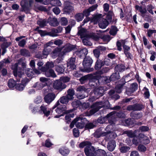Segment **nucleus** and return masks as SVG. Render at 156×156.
I'll list each match as a JSON object with an SVG mask.
<instances>
[{
    "mask_svg": "<svg viewBox=\"0 0 156 156\" xmlns=\"http://www.w3.org/2000/svg\"><path fill=\"white\" fill-rule=\"evenodd\" d=\"M53 43L56 45L59 46L62 43V41L60 40H57L55 41L52 40L46 44L45 45V47H47L48 46H51L53 45Z\"/></svg>",
    "mask_w": 156,
    "mask_h": 156,
    "instance_id": "6ab92c4d",
    "label": "nucleus"
},
{
    "mask_svg": "<svg viewBox=\"0 0 156 156\" xmlns=\"http://www.w3.org/2000/svg\"><path fill=\"white\" fill-rule=\"evenodd\" d=\"M51 3L53 6H60L61 5V3L59 0H52Z\"/></svg>",
    "mask_w": 156,
    "mask_h": 156,
    "instance_id": "ea45409f",
    "label": "nucleus"
},
{
    "mask_svg": "<svg viewBox=\"0 0 156 156\" xmlns=\"http://www.w3.org/2000/svg\"><path fill=\"white\" fill-rule=\"evenodd\" d=\"M116 146L115 142V141L112 140L110 141L108 144L107 148L110 151H112L115 149Z\"/></svg>",
    "mask_w": 156,
    "mask_h": 156,
    "instance_id": "4be33fe9",
    "label": "nucleus"
},
{
    "mask_svg": "<svg viewBox=\"0 0 156 156\" xmlns=\"http://www.w3.org/2000/svg\"><path fill=\"white\" fill-rule=\"evenodd\" d=\"M15 65L16 67L14 68L12 66V69H14L15 70H16L17 74L19 77H21L24 73L26 67L25 63L19 62L17 64H16Z\"/></svg>",
    "mask_w": 156,
    "mask_h": 156,
    "instance_id": "423d86ee",
    "label": "nucleus"
},
{
    "mask_svg": "<svg viewBox=\"0 0 156 156\" xmlns=\"http://www.w3.org/2000/svg\"><path fill=\"white\" fill-rule=\"evenodd\" d=\"M49 53V51L48 50V49L45 48L43 51V57H39L36 55V57L38 58H41L42 59L44 58H46L47 56Z\"/></svg>",
    "mask_w": 156,
    "mask_h": 156,
    "instance_id": "c9c22d12",
    "label": "nucleus"
},
{
    "mask_svg": "<svg viewBox=\"0 0 156 156\" xmlns=\"http://www.w3.org/2000/svg\"><path fill=\"white\" fill-rule=\"evenodd\" d=\"M37 23L40 27H42L46 25V22L44 20H40L37 22Z\"/></svg>",
    "mask_w": 156,
    "mask_h": 156,
    "instance_id": "37998d69",
    "label": "nucleus"
},
{
    "mask_svg": "<svg viewBox=\"0 0 156 156\" xmlns=\"http://www.w3.org/2000/svg\"><path fill=\"white\" fill-rule=\"evenodd\" d=\"M73 10V7L72 3L69 1L66 2H65L64 11L68 13L72 11Z\"/></svg>",
    "mask_w": 156,
    "mask_h": 156,
    "instance_id": "9d476101",
    "label": "nucleus"
},
{
    "mask_svg": "<svg viewBox=\"0 0 156 156\" xmlns=\"http://www.w3.org/2000/svg\"><path fill=\"white\" fill-rule=\"evenodd\" d=\"M140 137L139 136L138 137H134L133 140V142L134 144H135L136 145H137L140 143H141L140 142Z\"/></svg>",
    "mask_w": 156,
    "mask_h": 156,
    "instance_id": "3c124183",
    "label": "nucleus"
},
{
    "mask_svg": "<svg viewBox=\"0 0 156 156\" xmlns=\"http://www.w3.org/2000/svg\"><path fill=\"white\" fill-rule=\"evenodd\" d=\"M26 41L24 39H23L20 41L19 43V45L21 47H23L25 44Z\"/></svg>",
    "mask_w": 156,
    "mask_h": 156,
    "instance_id": "338daca9",
    "label": "nucleus"
},
{
    "mask_svg": "<svg viewBox=\"0 0 156 156\" xmlns=\"http://www.w3.org/2000/svg\"><path fill=\"white\" fill-rule=\"evenodd\" d=\"M80 147L83 148L85 147V152L87 156H106V153L105 151L99 149L95 151L94 148L91 145V143L89 141H84L80 144Z\"/></svg>",
    "mask_w": 156,
    "mask_h": 156,
    "instance_id": "f257e3e1",
    "label": "nucleus"
},
{
    "mask_svg": "<svg viewBox=\"0 0 156 156\" xmlns=\"http://www.w3.org/2000/svg\"><path fill=\"white\" fill-rule=\"evenodd\" d=\"M70 78L68 77L64 76L61 77L60 81H62L63 82L66 83L69 82V81Z\"/></svg>",
    "mask_w": 156,
    "mask_h": 156,
    "instance_id": "5fc2aeb1",
    "label": "nucleus"
},
{
    "mask_svg": "<svg viewBox=\"0 0 156 156\" xmlns=\"http://www.w3.org/2000/svg\"><path fill=\"white\" fill-rule=\"evenodd\" d=\"M73 133L75 137H78L79 135V132L77 129L74 128L73 130Z\"/></svg>",
    "mask_w": 156,
    "mask_h": 156,
    "instance_id": "4d7b16f0",
    "label": "nucleus"
},
{
    "mask_svg": "<svg viewBox=\"0 0 156 156\" xmlns=\"http://www.w3.org/2000/svg\"><path fill=\"white\" fill-rule=\"evenodd\" d=\"M137 131L136 130L133 133L131 131H126V132L129 137H135Z\"/></svg>",
    "mask_w": 156,
    "mask_h": 156,
    "instance_id": "79ce46f5",
    "label": "nucleus"
},
{
    "mask_svg": "<svg viewBox=\"0 0 156 156\" xmlns=\"http://www.w3.org/2000/svg\"><path fill=\"white\" fill-rule=\"evenodd\" d=\"M61 22L62 25L65 26L67 24L68 21L66 18L63 17L61 19Z\"/></svg>",
    "mask_w": 156,
    "mask_h": 156,
    "instance_id": "6e6d98bb",
    "label": "nucleus"
},
{
    "mask_svg": "<svg viewBox=\"0 0 156 156\" xmlns=\"http://www.w3.org/2000/svg\"><path fill=\"white\" fill-rule=\"evenodd\" d=\"M75 58H71L69 62L67 63V69L69 71H71L75 69L76 66L75 64Z\"/></svg>",
    "mask_w": 156,
    "mask_h": 156,
    "instance_id": "ddd939ff",
    "label": "nucleus"
},
{
    "mask_svg": "<svg viewBox=\"0 0 156 156\" xmlns=\"http://www.w3.org/2000/svg\"><path fill=\"white\" fill-rule=\"evenodd\" d=\"M55 97V94L54 93H49L44 98L45 101L47 103L52 102Z\"/></svg>",
    "mask_w": 156,
    "mask_h": 156,
    "instance_id": "2eb2a0df",
    "label": "nucleus"
},
{
    "mask_svg": "<svg viewBox=\"0 0 156 156\" xmlns=\"http://www.w3.org/2000/svg\"><path fill=\"white\" fill-rule=\"evenodd\" d=\"M104 92V90L102 87L98 88H96L94 91V94L95 95V98L94 100L102 96Z\"/></svg>",
    "mask_w": 156,
    "mask_h": 156,
    "instance_id": "9b49d317",
    "label": "nucleus"
},
{
    "mask_svg": "<svg viewBox=\"0 0 156 156\" xmlns=\"http://www.w3.org/2000/svg\"><path fill=\"white\" fill-rule=\"evenodd\" d=\"M130 149L129 147L127 146H122L120 148V150L121 152L125 153L129 151Z\"/></svg>",
    "mask_w": 156,
    "mask_h": 156,
    "instance_id": "a19ab883",
    "label": "nucleus"
},
{
    "mask_svg": "<svg viewBox=\"0 0 156 156\" xmlns=\"http://www.w3.org/2000/svg\"><path fill=\"white\" fill-rule=\"evenodd\" d=\"M9 61L8 59H5L0 62V70L4 66H5L7 64L9 63Z\"/></svg>",
    "mask_w": 156,
    "mask_h": 156,
    "instance_id": "7c9ffc66",
    "label": "nucleus"
},
{
    "mask_svg": "<svg viewBox=\"0 0 156 156\" xmlns=\"http://www.w3.org/2000/svg\"><path fill=\"white\" fill-rule=\"evenodd\" d=\"M25 72L28 77H32L34 75V73L32 69L27 68L25 70Z\"/></svg>",
    "mask_w": 156,
    "mask_h": 156,
    "instance_id": "4c0bfd02",
    "label": "nucleus"
},
{
    "mask_svg": "<svg viewBox=\"0 0 156 156\" xmlns=\"http://www.w3.org/2000/svg\"><path fill=\"white\" fill-rule=\"evenodd\" d=\"M52 145L49 140H47L45 142V145L47 147H49Z\"/></svg>",
    "mask_w": 156,
    "mask_h": 156,
    "instance_id": "774afa93",
    "label": "nucleus"
},
{
    "mask_svg": "<svg viewBox=\"0 0 156 156\" xmlns=\"http://www.w3.org/2000/svg\"><path fill=\"white\" fill-rule=\"evenodd\" d=\"M84 18V15L82 13H78L75 16V18L76 20L78 21H81Z\"/></svg>",
    "mask_w": 156,
    "mask_h": 156,
    "instance_id": "c756f323",
    "label": "nucleus"
},
{
    "mask_svg": "<svg viewBox=\"0 0 156 156\" xmlns=\"http://www.w3.org/2000/svg\"><path fill=\"white\" fill-rule=\"evenodd\" d=\"M80 104V101L78 100H76L74 101L72 103V105L74 107H77Z\"/></svg>",
    "mask_w": 156,
    "mask_h": 156,
    "instance_id": "bf43d9fd",
    "label": "nucleus"
},
{
    "mask_svg": "<svg viewBox=\"0 0 156 156\" xmlns=\"http://www.w3.org/2000/svg\"><path fill=\"white\" fill-rule=\"evenodd\" d=\"M96 79L95 82H99L100 81H104L106 82H108L109 80L106 78V77L104 76L100 77L96 75H92L91 74H88L85 75L80 79V81L83 83V81L86 80H92V81L94 82V80Z\"/></svg>",
    "mask_w": 156,
    "mask_h": 156,
    "instance_id": "f03ea898",
    "label": "nucleus"
},
{
    "mask_svg": "<svg viewBox=\"0 0 156 156\" xmlns=\"http://www.w3.org/2000/svg\"><path fill=\"white\" fill-rule=\"evenodd\" d=\"M140 142L144 144H147L150 143V140L147 136L144 135L140 134L139 135Z\"/></svg>",
    "mask_w": 156,
    "mask_h": 156,
    "instance_id": "a211bd4d",
    "label": "nucleus"
},
{
    "mask_svg": "<svg viewBox=\"0 0 156 156\" xmlns=\"http://www.w3.org/2000/svg\"><path fill=\"white\" fill-rule=\"evenodd\" d=\"M104 64L105 63L103 61L100 59H98L96 62L95 68L96 69L98 70L104 66Z\"/></svg>",
    "mask_w": 156,
    "mask_h": 156,
    "instance_id": "5701e85b",
    "label": "nucleus"
},
{
    "mask_svg": "<svg viewBox=\"0 0 156 156\" xmlns=\"http://www.w3.org/2000/svg\"><path fill=\"white\" fill-rule=\"evenodd\" d=\"M59 152L62 156H66L69 153L68 149L65 147H62L59 149Z\"/></svg>",
    "mask_w": 156,
    "mask_h": 156,
    "instance_id": "412c9836",
    "label": "nucleus"
},
{
    "mask_svg": "<svg viewBox=\"0 0 156 156\" xmlns=\"http://www.w3.org/2000/svg\"><path fill=\"white\" fill-rule=\"evenodd\" d=\"M113 15V13L112 12H109L108 13L106 16L107 20L109 22L111 21L112 19V16Z\"/></svg>",
    "mask_w": 156,
    "mask_h": 156,
    "instance_id": "603ef678",
    "label": "nucleus"
},
{
    "mask_svg": "<svg viewBox=\"0 0 156 156\" xmlns=\"http://www.w3.org/2000/svg\"><path fill=\"white\" fill-rule=\"evenodd\" d=\"M54 65L53 63L52 62H48L46 64L45 67H42L45 69H51V68L53 67Z\"/></svg>",
    "mask_w": 156,
    "mask_h": 156,
    "instance_id": "473e14b6",
    "label": "nucleus"
},
{
    "mask_svg": "<svg viewBox=\"0 0 156 156\" xmlns=\"http://www.w3.org/2000/svg\"><path fill=\"white\" fill-rule=\"evenodd\" d=\"M74 48V46L71 44H67L65 45L64 47V49L63 50V52L64 53L70 51L73 49Z\"/></svg>",
    "mask_w": 156,
    "mask_h": 156,
    "instance_id": "b1692460",
    "label": "nucleus"
},
{
    "mask_svg": "<svg viewBox=\"0 0 156 156\" xmlns=\"http://www.w3.org/2000/svg\"><path fill=\"white\" fill-rule=\"evenodd\" d=\"M98 7V5L97 4L94 5L90 7L87 9H86L83 11V15L87 16L90 15V12L95 10Z\"/></svg>",
    "mask_w": 156,
    "mask_h": 156,
    "instance_id": "f3484780",
    "label": "nucleus"
},
{
    "mask_svg": "<svg viewBox=\"0 0 156 156\" xmlns=\"http://www.w3.org/2000/svg\"><path fill=\"white\" fill-rule=\"evenodd\" d=\"M120 76L118 73H113L111 76V79L112 80H115L119 78Z\"/></svg>",
    "mask_w": 156,
    "mask_h": 156,
    "instance_id": "f704fd0d",
    "label": "nucleus"
},
{
    "mask_svg": "<svg viewBox=\"0 0 156 156\" xmlns=\"http://www.w3.org/2000/svg\"><path fill=\"white\" fill-rule=\"evenodd\" d=\"M106 135V133H102V132L98 130L96 131L94 133V135L95 137H99L101 136H104Z\"/></svg>",
    "mask_w": 156,
    "mask_h": 156,
    "instance_id": "a18cd8bd",
    "label": "nucleus"
},
{
    "mask_svg": "<svg viewBox=\"0 0 156 156\" xmlns=\"http://www.w3.org/2000/svg\"><path fill=\"white\" fill-rule=\"evenodd\" d=\"M61 51V49L60 48H55L51 53L52 57L54 58H55L58 55Z\"/></svg>",
    "mask_w": 156,
    "mask_h": 156,
    "instance_id": "c85d7f7f",
    "label": "nucleus"
},
{
    "mask_svg": "<svg viewBox=\"0 0 156 156\" xmlns=\"http://www.w3.org/2000/svg\"><path fill=\"white\" fill-rule=\"evenodd\" d=\"M138 150L140 151L144 152L146 150V147L143 145H140L138 147Z\"/></svg>",
    "mask_w": 156,
    "mask_h": 156,
    "instance_id": "052dcab7",
    "label": "nucleus"
},
{
    "mask_svg": "<svg viewBox=\"0 0 156 156\" xmlns=\"http://www.w3.org/2000/svg\"><path fill=\"white\" fill-rule=\"evenodd\" d=\"M74 116V114L73 113H70L67 114L65 116V119L68 121H70V118H73Z\"/></svg>",
    "mask_w": 156,
    "mask_h": 156,
    "instance_id": "864d4df0",
    "label": "nucleus"
},
{
    "mask_svg": "<svg viewBox=\"0 0 156 156\" xmlns=\"http://www.w3.org/2000/svg\"><path fill=\"white\" fill-rule=\"evenodd\" d=\"M131 116H132L134 119H139L142 117V115L140 113H131Z\"/></svg>",
    "mask_w": 156,
    "mask_h": 156,
    "instance_id": "c03bdc74",
    "label": "nucleus"
},
{
    "mask_svg": "<svg viewBox=\"0 0 156 156\" xmlns=\"http://www.w3.org/2000/svg\"><path fill=\"white\" fill-rule=\"evenodd\" d=\"M64 67L62 65H59L55 67L56 71L59 73H62L64 71Z\"/></svg>",
    "mask_w": 156,
    "mask_h": 156,
    "instance_id": "a878e982",
    "label": "nucleus"
},
{
    "mask_svg": "<svg viewBox=\"0 0 156 156\" xmlns=\"http://www.w3.org/2000/svg\"><path fill=\"white\" fill-rule=\"evenodd\" d=\"M78 34L81 38H83L82 41L84 45L89 46L92 45V43L90 41V37H92V36L89 35L86 30L83 28L80 29L79 30Z\"/></svg>",
    "mask_w": 156,
    "mask_h": 156,
    "instance_id": "7ed1b4c3",
    "label": "nucleus"
},
{
    "mask_svg": "<svg viewBox=\"0 0 156 156\" xmlns=\"http://www.w3.org/2000/svg\"><path fill=\"white\" fill-rule=\"evenodd\" d=\"M66 109V106L64 105L61 106L60 108H58L55 111L58 114H60L63 111H65Z\"/></svg>",
    "mask_w": 156,
    "mask_h": 156,
    "instance_id": "cd10ccee",
    "label": "nucleus"
},
{
    "mask_svg": "<svg viewBox=\"0 0 156 156\" xmlns=\"http://www.w3.org/2000/svg\"><path fill=\"white\" fill-rule=\"evenodd\" d=\"M40 82L43 84L44 85L46 86L49 81V79L44 77H41L40 78Z\"/></svg>",
    "mask_w": 156,
    "mask_h": 156,
    "instance_id": "58836bf2",
    "label": "nucleus"
},
{
    "mask_svg": "<svg viewBox=\"0 0 156 156\" xmlns=\"http://www.w3.org/2000/svg\"><path fill=\"white\" fill-rule=\"evenodd\" d=\"M76 126L79 128L82 129L85 126L87 122V120L85 118L78 117L76 118Z\"/></svg>",
    "mask_w": 156,
    "mask_h": 156,
    "instance_id": "6e6552de",
    "label": "nucleus"
},
{
    "mask_svg": "<svg viewBox=\"0 0 156 156\" xmlns=\"http://www.w3.org/2000/svg\"><path fill=\"white\" fill-rule=\"evenodd\" d=\"M144 90H145L144 93L145 97L146 98H148L150 96V94L148 90L145 87L144 88Z\"/></svg>",
    "mask_w": 156,
    "mask_h": 156,
    "instance_id": "0e129e2a",
    "label": "nucleus"
},
{
    "mask_svg": "<svg viewBox=\"0 0 156 156\" xmlns=\"http://www.w3.org/2000/svg\"><path fill=\"white\" fill-rule=\"evenodd\" d=\"M33 2L32 0H29V4H28L26 0H24L22 1L21 2V5L22 8V10L24 11L26 13L28 12V10L29 7L31 6Z\"/></svg>",
    "mask_w": 156,
    "mask_h": 156,
    "instance_id": "1a4fd4ad",
    "label": "nucleus"
},
{
    "mask_svg": "<svg viewBox=\"0 0 156 156\" xmlns=\"http://www.w3.org/2000/svg\"><path fill=\"white\" fill-rule=\"evenodd\" d=\"M125 41H122L121 42H119V41H118L117 42V46L118 47V50L120 51L122 50V48H121V46L122 45H123L124 44Z\"/></svg>",
    "mask_w": 156,
    "mask_h": 156,
    "instance_id": "8fccbe9b",
    "label": "nucleus"
},
{
    "mask_svg": "<svg viewBox=\"0 0 156 156\" xmlns=\"http://www.w3.org/2000/svg\"><path fill=\"white\" fill-rule=\"evenodd\" d=\"M94 23L96 24L98 22L99 27L102 29L105 28L108 24V22L106 19L102 17L101 14L97 16L94 18Z\"/></svg>",
    "mask_w": 156,
    "mask_h": 156,
    "instance_id": "20e7f679",
    "label": "nucleus"
},
{
    "mask_svg": "<svg viewBox=\"0 0 156 156\" xmlns=\"http://www.w3.org/2000/svg\"><path fill=\"white\" fill-rule=\"evenodd\" d=\"M105 49L106 48L105 47L99 46L98 47L97 49H95L93 51L94 56L96 58H98L99 57L100 55V51L105 50Z\"/></svg>",
    "mask_w": 156,
    "mask_h": 156,
    "instance_id": "aec40b11",
    "label": "nucleus"
},
{
    "mask_svg": "<svg viewBox=\"0 0 156 156\" xmlns=\"http://www.w3.org/2000/svg\"><path fill=\"white\" fill-rule=\"evenodd\" d=\"M53 87L57 90H62L66 87V86L63 84L60 80H57L55 81L53 84Z\"/></svg>",
    "mask_w": 156,
    "mask_h": 156,
    "instance_id": "f8f14e48",
    "label": "nucleus"
},
{
    "mask_svg": "<svg viewBox=\"0 0 156 156\" xmlns=\"http://www.w3.org/2000/svg\"><path fill=\"white\" fill-rule=\"evenodd\" d=\"M136 9L140 12L142 14H143L146 12V9H143L141 7L137 5L136 6Z\"/></svg>",
    "mask_w": 156,
    "mask_h": 156,
    "instance_id": "49530a36",
    "label": "nucleus"
},
{
    "mask_svg": "<svg viewBox=\"0 0 156 156\" xmlns=\"http://www.w3.org/2000/svg\"><path fill=\"white\" fill-rule=\"evenodd\" d=\"M154 33H156V30H149L147 31V35L149 37H151L152 35Z\"/></svg>",
    "mask_w": 156,
    "mask_h": 156,
    "instance_id": "13d9d810",
    "label": "nucleus"
},
{
    "mask_svg": "<svg viewBox=\"0 0 156 156\" xmlns=\"http://www.w3.org/2000/svg\"><path fill=\"white\" fill-rule=\"evenodd\" d=\"M48 22L49 23L50 25L53 26H57L58 24L57 19L55 18L52 19L50 21H49V20Z\"/></svg>",
    "mask_w": 156,
    "mask_h": 156,
    "instance_id": "bb28decb",
    "label": "nucleus"
},
{
    "mask_svg": "<svg viewBox=\"0 0 156 156\" xmlns=\"http://www.w3.org/2000/svg\"><path fill=\"white\" fill-rule=\"evenodd\" d=\"M58 32L57 30L52 29L51 32L48 33V35L52 37H55L57 36L56 34Z\"/></svg>",
    "mask_w": 156,
    "mask_h": 156,
    "instance_id": "09e8293b",
    "label": "nucleus"
},
{
    "mask_svg": "<svg viewBox=\"0 0 156 156\" xmlns=\"http://www.w3.org/2000/svg\"><path fill=\"white\" fill-rule=\"evenodd\" d=\"M53 11L56 15H58L60 13V10L58 7H56L53 9Z\"/></svg>",
    "mask_w": 156,
    "mask_h": 156,
    "instance_id": "e2e57ef3",
    "label": "nucleus"
},
{
    "mask_svg": "<svg viewBox=\"0 0 156 156\" xmlns=\"http://www.w3.org/2000/svg\"><path fill=\"white\" fill-rule=\"evenodd\" d=\"M40 69L41 71L45 72V74L47 77L52 76L54 77L56 76L54 71L52 69H45L43 68H41Z\"/></svg>",
    "mask_w": 156,
    "mask_h": 156,
    "instance_id": "dca6fc26",
    "label": "nucleus"
},
{
    "mask_svg": "<svg viewBox=\"0 0 156 156\" xmlns=\"http://www.w3.org/2000/svg\"><path fill=\"white\" fill-rule=\"evenodd\" d=\"M93 62V61L90 57L87 56L85 58L83 62V65L86 71L90 72L93 71V69L90 68Z\"/></svg>",
    "mask_w": 156,
    "mask_h": 156,
    "instance_id": "39448f33",
    "label": "nucleus"
},
{
    "mask_svg": "<svg viewBox=\"0 0 156 156\" xmlns=\"http://www.w3.org/2000/svg\"><path fill=\"white\" fill-rule=\"evenodd\" d=\"M33 86L34 87L37 88L38 89H41L45 86V85H44L41 82L36 83L34 84Z\"/></svg>",
    "mask_w": 156,
    "mask_h": 156,
    "instance_id": "e433bc0d",
    "label": "nucleus"
},
{
    "mask_svg": "<svg viewBox=\"0 0 156 156\" xmlns=\"http://www.w3.org/2000/svg\"><path fill=\"white\" fill-rule=\"evenodd\" d=\"M88 52L87 49L86 48H83L80 51H78L77 52V54L80 57L82 56H84L87 55Z\"/></svg>",
    "mask_w": 156,
    "mask_h": 156,
    "instance_id": "393cba45",
    "label": "nucleus"
},
{
    "mask_svg": "<svg viewBox=\"0 0 156 156\" xmlns=\"http://www.w3.org/2000/svg\"><path fill=\"white\" fill-rule=\"evenodd\" d=\"M118 31V30L116 27L112 26L111 27L110 33L112 35H114L116 34Z\"/></svg>",
    "mask_w": 156,
    "mask_h": 156,
    "instance_id": "2f4dec72",
    "label": "nucleus"
},
{
    "mask_svg": "<svg viewBox=\"0 0 156 156\" xmlns=\"http://www.w3.org/2000/svg\"><path fill=\"white\" fill-rule=\"evenodd\" d=\"M41 110L43 111V113L46 116H48L49 115L50 112L49 111H47V108L46 107L41 106Z\"/></svg>",
    "mask_w": 156,
    "mask_h": 156,
    "instance_id": "72a5a7b5",
    "label": "nucleus"
},
{
    "mask_svg": "<svg viewBox=\"0 0 156 156\" xmlns=\"http://www.w3.org/2000/svg\"><path fill=\"white\" fill-rule=\"evenodd\" d=\"M42 99L41 97L39 96L37 97L34 100V102L36 104H39L41 102Z\"/></svg>",
    "mask_w": 156,
    "mask_h": 156,
    "instance_id": "680f3d73",
    "label": "nucleus"
},
{
    "mask_svg": "<svg viewBox=\"0 0 156 156\" xmlns=\"http://www.w3.org/2000/svg\"><path fill=\"white\" fill-rule=\"evenodd\" d=\"M101 102H98L94 104L92 107L94 108L93 109L90 111V115H92L96 112H97L102 106L101 105Z\"/></svg>",
    "mask_w": 156,
    "mask_h": 156,
    "instance_id": "4468645a",
    "label": "nucleus"
},
{
    "mask_svg": "<svg viewBox=\"0 0 156 156\" xmlns=\"http://www.w3.org/2000/svg\"><path fill=\"white\" fill-rule=\"evenodd\" d=\"M139 129L142 131H147L149 129L148 127L144 126H142L140 127Z\"/></svg>",
    "mask_w": 156,
    "mask_h": 156,
    "instance_id": "69168bd1",
    "label": "nucleus"
},
{
    "mask_svg": "<svg viewBox=\"0 0 156 156\" xmlns=\"http://www.w3.org/2000/svg\"><path fill=\"white\" fill-rule=\"evenodd\" d=\"M59 101L62 103L66 104L68 103L69 100L66 97H62L60 98Z\"/></svg>",
    "mask_w": 156,
    "mask_h": 156,
    "instance_id": "de8ad7c7",
    "label": "nucleus"
},
{
    "mask_svg": "<svg viewBox=\"0 0 156 156\" xmlns=\"http://www.w3.org/2000/svg\"><path fill=\"white\" fill-rule=\"evenodd\" d=\"M24 85L21 84H17L13 80L10 79V89L15 88L18 90L21 91L24 89Z\"/></svg>",
    "mask_w": 156,
    "mask_h": 156,
    "instance_id": "0eeeda50",
    "label": "nucleus"
}]
</instances>
